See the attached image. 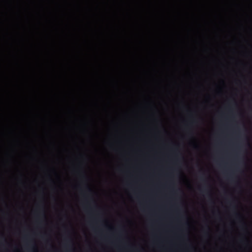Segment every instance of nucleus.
Wrapping results in <instances>:
<instances>
[{"instance_id":"f257e3e1","label":"nucleus","mask_w":252,"mask_h":252,"mask_svg":"<svg viewBox=\"0 0 252 252\" xmlns=\"http://www.w3.org/2000/svg\"><path fill=\"white\" fill-rule=\"evenodd\" d=\"M87 189L89 192L92 191L91 189L88 187H87Z\"/></svg>"},{"instance_id":"f03ea898","label":"nucleus","mask_w":252,"mask_h":252,"mask_svg":"<svg viewBox=\"0 0 252 252\" xmlns=\"http://www.w3.org/2000/svg\"><path fill=\"white\" fill-rule=\"evenodd\" d=\"M236 215H237V216H238V217H240V215H239V214H236Z\"/></svg>"},{"instance_id":"7ed1b4c3","label":"nucleus","mask_w":252,"mask_h":252,"mask_svg":"<svg viewBox=\"0 0 252 252\" xmlns=\"http://www.w3.org/2000/svg\"><path fill=\"white\" fill-rule=\"evenodd\" d=\"M200 191L203 192V190L202 189H200Z\"/></svg>"},{"instance_id":"20e7f679","label":"nucleus","mask_w":252,"mask_h":252,"mask_svg":"<svg viewBox=\"0 0 252 252\" xmlns=\"http://www.w3.org/2000/svg\"><path fill=\"white\" fill-rule=\"evenodd\" d=\"M35 252V250H34V251H33V252Z\"/></svg>"}]
</instances>
